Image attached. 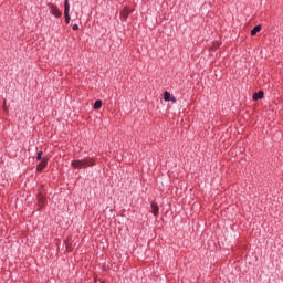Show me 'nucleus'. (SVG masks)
<instances>
[{
  "mask_svg": "<svg viewBox=\"0 0 283 283\" xmlns=\"http://www.w3.org/2000/svg\"><path fill=\"white\" fill-rule=\"evenodd\" d=\"M96 160L94 158L75 159L71 163L73 169H87V167H94Z\"/></svg>",
  "mask_w": 283,
  "mask_h": 283,
  "instance_id": "f257e3e1",
  "label": "nucleus"
},
{
  "mask_svg": "<svg viewBox=\"0 0 283 283\" xmlns=\"http://www.w3.org/2000/svg\"><path fill=\"white\" fill-rule=\"evenodd\" d=\"M132 12H134V9L129 8V7H125L120 12H119V19L120 21H127V19L129 18V15L132 14Z\"/></svg>",
  "mask_w": 283,
  "mask_h": 283,
  "instance_id": "7ed1b4c3",
  "label": "nucleus"
},
{
  "mask_svg": "<svg viewBox=\"0 0 283 283\" xmlns=\"http://www.w3.org/2000/svg\"><path fill=\"white\" fill-rule=\"evenodd\" d=\"M49 8H50V12L53 17H55L56 19H61L63 17V12H61V10H59V7L52 3H49Z\"/></svg>",
  "mask_w": 283,
  "mask_h": 283,
  "instance_id": "20e7f679",
  "label": "nucleus"
},
{
  "mask_svg": "<svg viewBox=\"0 0 283 283\" xmlns=\"http://www.w3.org/2000/svg\"><path fill=\"white\" fill-rule=\"evenodd\" d=\"M261 31H262V24H259V25H255V27L251 30L250 34H251V36H255V34H258V32H261Z\"/></svg>",
  "mask_w": 283,
  "mask_h": 283,
  "instance_id": "1a4fd4ad",
  "label": "nucleus"
},
{
  "mask_svg": "<svg viewBox=\"0 0 283 283\" xmlns=\"http://www.w3.org/2000/svg\"><path fill=\"white\" fill-rule=\"evenodd\" d=\"M64 19L65 23L70 24V0H65L64 2Z\"/></svg>",
  "mask_w": 283,
  "mask_h": 283,
  "instance_id": "423d86ee",
  "label": "nucleus"
},
{
  "mask_svg": "<svg viewBox=\"0 0 283 283\" xmlns=\"http://www.w3.org/2000/svg\"><path fill=\"white\" fill-rule=\"evenodd\" d=\"M171 103H176V97H170Z\"/></svg>",
  "mask_w": 283,
  "mask_h": 283,
  "instance_id": "2eb2a0df",
  "label": "nucleus"
},
{
  "mask_svg": "<svg viewBox=\"0 0 283 283\" xmlns=\"http://www.w3.org/2000/svg\"><path fill=\"white\" fill-rule=\"evenodd\" d=\"M66 249H67V251H74V248L70 243H66Z\"/></svg>",
  "mask_w": 283,
  "mask_h": 283,
  "instance_id": "ddd939ff",
  "label": "nucleus"
},
{
  "mask_svg": "<svg viewBox=\"0 0 283 283\" xmlns=\"http://www.w3.org/2000/svg\"><path fill=\"white\" fill-rule=\"evenodd\" d=\"M45 196H48V192L45 191L44 186H40L39 192H38V207L43 208L45 207V202H48V199H45Z\"/></svg>",
  "mask_w": 283,
  "mask_h": 283,
  "instance_id": "f03ea898",
  "label": "nucleus"
},
{
  "mask_svg": "<svg viewBox=\"0 0 283 283\" xmlns=\"http://www.w3.org/2000/svg\"><path fill=\"white\" fill-rule=\"evenodd\" d=\"M50 161V158L48 156L43 157L42 160L36 166V171L41 174L45 167H48V163Z\"/></svg>",
  "mask_w": 283,
  "mask_h": 283,
  "instance_id": "39448f33",
  "label": "nucleus"
},
{
  "mask_svg": "<svg viewBox=\"0 0 283 283\" xmlns=\"http://www.w3.org/2000/svg\"><path fill=\"white\" fill-rule=\"evenodd\" d=\"M73 30H78V24H73Z\"/></svg>",
  "mask_w": 283,
  "mask_h": 283,
  "instance_id": "4468645a",
  "label": "nucleus"
},
{
  "mask_svg": "<svg viewBox=\"0 0 283 283\" xmlns=\"http://www.w3.org/2000/svg\"><path fill=\"white\" fill-rule=\"evenodd\" d=\"M164 101L169 102L171 101V93L168 91L164 92Z\"/></svg>",
  "mask_w": 283,
  "mask_h": 283,
  "instance_id": "9b49d317",
  "label": "nucleus"
},
{
  "mask_svg": "<svg viewBox=\"0 0 283 283\" xmlns=\"http://www.w3.org/2000/svg\"><path fill=\"white\" fill-rule=\"evenodd\" d=\"M93 107H94V109H101V107H103V101H101V99L95 101Z\"/></svg>",
  "mask_w": 283,
  "mask_h": 283,
  "instance_id": "9d476101",
  "label": "nucleus"
},
{
  "mask_svg": "<svg viewBox=\"0 0 283 283\" xmlns=\"http://www.w3.org/2000/svg\"><path fill=\"white\" fill-rule=\"evenodd\" d=\"M262 98H264V91H259L252 96L253 101H262Z\"/></svg>",
  "mask_w": 283,
  "mask_h": 283,
  "instance_id": "6e6552de",
  "label": "nucleus"
},
{
  "mask_svg": "<svg viewBox=\"0 0 283 283\" xmlns=\"http://www.w3.org/2000/svg\"><path fill=\"white\" fill-rule=\"evenodd\" d=\"M36 160H38V161L43 160V151H39V153H38V155H36Z\"/></svg>",
  "mask_w": 283,
  "mask_h": 283,
  "instance_id": "f8f14e48",
  "label": "nucleus"
},
{
  "mask_svg": "<svg viewBox=\"0 0 283 283\" xmlns=\"http://www.w3.org/2000/svg\"><path fill=\"white\" fill-rule=\"evenodd\" d=\"M150 208H151L153 216H155V217L158 216V213L160 211V208L158 207V203L151 202Z\"/></svg>",
  "mask_w": 283,
  "mask_h": 283,
  "instance_id": "0eeeda50",
  "label": "nucleus"
}]
</instances>
